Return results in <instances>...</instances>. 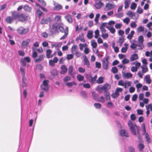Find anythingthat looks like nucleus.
Masks as SVG:
<instances>
[{
	"label": "nucleus",
	"mask_w": 152,
	"mask_h": 152,
	"mask_svg": "<svg viewBox=\"0 0 152 152\" xmlns=\"http://www.w3.org/2000/svg\"><path fill=\"white\" fill-rule=\"evenodd\" d=\"M128 125L132 133L134 135L137 134L136 131V129L138 134L137 137L139 139H140L141 138V136L140 132V127L137 126L135 124H133L132 121H129Z\"/></svg>",
	"instance_id": "nucleus-1"
},
{
	"label": "nucleus",
	"mask_w": 152,
	"mask_h": 152,
	"mask_svg": "<svg viewBox=\"0 0 152 152\" xmlns=\"http://www.w3.org/2000/svg\"><path fill=\"white\" fill-rule=\"evenodd\" d=\"M15 13L17 14L16 19H18L19 21L23 22L27 20L28 16L25 14L21 13L19 14L17 11H15Z\"/></svg>",
	"instance_id": "nucleus-2"
},
{
	"label": "nucleus",
	"mask_w": 152,
	"mask_h": 152,
	"mask_svg": "<svg viewBox=\"0 0 152 152\" xmlns=\"http://www.w3.org/2000/svg\"><path fill=\"white\" fill-rule=\"evenodd\" d=\"M17 14L15 13V11L11 12L12 17L9 16L7 17L5 19L6 22L7 23L11 24L12 23L13 20H16Z\"/></svg>",
	"instance_id": "nucleus-3"
},
{
	"label": "nucleus",
	"mask_w": 152,
	"mask_h": 152,
	"mask_svg": "<svg viewBox=\"0 0 152 152\" xmlns=\"http://www.w3.org/2000/svg\"><path fill=\"white\" fill-rule=\"evenodd\" d=\"M18 33L21 35L25 34L27 33L29 31L28 28H25L22 26L19 27L17 30Z\"/></svg>",
	"instance_id": "nucleus-4"
},
{
	"label": "nucleus",
	"mask_w": 152,
	"mask_h": 152,
	"mask_svg": "<svg viewBox=\"0 0 152 152\" xmlns=\"http://www.w3.org/2000/svg\"><path fill=\"white\" fill-rule=\"evenodd\" d=\"M109 58V57L107 56L103 59L102 61V67L105 70L108 69L109 66V62L108 60Z\"/></svg>",
	"instance_id": "nucleus-5"
},
{
	"label": "nucleus",
	"mask_w": 152,
	"mask_h": 152,
	"mask_svg": "<svg viewBox=\"0 0 152 152\" xmlns=\"http://www.w3.org/2000/svg\"><path fill=\"white\" fill-rule=\"evenodd\" d=\"M110 88V86L108 84L106 83L104 86L101 87H98V90L100 93L102 92V91H104V92H108L107 91Z\"/></svg>",
	"instance_id": "nucleus-6"
},
{
	"label": "nucleus",
	"mask_w": 152,
	"mask_h": 152,
	"mask_svg": "<svg viewBox=\"0 0 152 152\" xmlns=\"http://www.w3.org/2000/svg\"><path fill=\"white\" fill-rule=\"evenodd\" d=\"M59 26L57 23H55L52 25V27L51 28L50 31L53 34L58 32Z\"/></svg>",
	"instance_id": "nucleus-7"
},
{
	"label": "nucleus",
	"mask_w": 152,
	"mask_h": 152,
	"mask_svg": "<svg viewBox=\"0 0 152 152\" xmlns=\"http://www.w3.org/2000/svg\"><path fill=\"white\" fill-rule=\"evenodd\" d=\"M30 41V39H27L22 41L21 44L22 48H25L28 47Z\"/></svg>",
	"instance_id": "nucleus-8"
},
{
	"label": "nucleus",
	"mask_w": 152,
	"mask_h": 152,
	"mask_svg": "<svg viewBox=\"0 0 152 152\" xmlns=\"http://www.w3.org/2000/svg\"><path fill=\"white\" fill-rule=\"evenodd\" d=\"M45 57V56L44 54H41L38 56L37 58L34 59V61L36 63H39L42 61Z\"/></svg>",
	"instance_id": "nucleus-9"
},
{
	"label": "nucleus",
	"mask_w": 152,
	"mask_h": 152,
	"mask_svg": "<svg viewBox=\"0 0 152 152\" xmlns=\"http://www.w3.org/2000/svg\"><path fill=\"white\" fill-rule=\"evenodd\" d=\"M61 69L60 73L61 74H65L67 71V68L64 65H63L61 66Z\"/></svg>",
	"instance_id": "nucleus-10"
},
{
	"label": "nucleus",
	"mask_w": 152,
	"mask_h": 152,
	"mask_svg": "<svg viewBox=\"0 0 152 152\" xmlns=\"http://www.w3.org/2000/svg\"><path fill=\"white\" fill-rule=\"evenodd\" d=\"M50 18H43L41 21L40 23L41 24H47L50 21Z\"/></svg>",
	"instance_id": "nucleus-11"
},
{
	"label": "nucleus",
	"mask_w": 152,
	"mask_h": 152,
	"mask_svg": "<svg viewBox=\"0 0 152 152\" xmlns=\"http://www.w3.org/2000/svg\"><path fill=\"white\" fill-rule=\"evenodd\" d=\"M103 5V3L100 1L96 2L94 4V6L97 9H99Z\"/></svg>",
	"instance_id": "nucleus-12"
},
{
	"label": "nucleus",
	"mask_w": 152,
	"mask_h": 152,
	"mask_svg": "<svg viewBox=\"0 0 152 152\" xmlns=\"http://www.w3.org/2000/svg\"><path fill=\"white\" fill-rule=\"evenodd\" d=\"M114 5L109 3L106 4L105 6V9L106 10H109L112 9L113 8Z\"/></svg>",
	"instance_id": "nucleus-13"
},
{
	"label": "nucleus",
	"mask_w": 152,
	"mask_h": 152,
	"mask_svg": "<svg viewBox=\"0 0 152 152\" xmlns=\"http://www.w3.org/2000/svg\"><path fill=\"white\" fill-rule=\"evenodd\" d=\"M54 10L59 11L60 10L62 9L63 7L62 6L59 4H56L55 3L54 4Z\"/></svg>",
	"instance_id": "nucleus-14"
},
{
	"label": "nucleus",
	"mask_w": 152,
	"mask_h": 152,
	"mask_svg": "<svg viewBox=\"0 0 152 152\" xmlns=\"http://www.w3.org/2000/svg\"><path fill=\"white\" fill-rule=\"evenodd\" d=\"M127 14L132 19H134L135 18V13L134 12H133L131 11H129L127 12Z\"/></svg>",
	"instance_id": "nucleus-15"
},
{
	"label": "nucleus",
	"mask_w": 152,
	"mask_h": 152,
	"mask_svg": "<svg viewBox=\"0 0 152 152\" xmlns=\"http://www.w3.org/2000/svg\"><path fill=\"white\" fill-rule=\"evenodd\" d=\"M138 58L137 55V54H134L131 56L130 60L131 61H132L138 59Z\"/></svg>",
	"instance_id": "nucleus-16"
},
{
	"label": "nucleus",
	"mask_w": 152,
	"mask_h": 152,
	"mask_svg": "<svg viewBox=\"0 0 152 152\" xmlns=\"http://www.w3.org/2000/svg\"><path fill=\"white\" fill-rule=\"evenodd\" d=\"M65 18L67 22L69 23H72L73 22L72 19L69 15H68L65 16Z\"/></svg>",
	"instance_id": "nucleus-17"
},
{
	"label": "nucleus",
	"mask_w": 152,
	"mask_h": 152,
	"mask_svg": "<svg viewBox=\"0 0 152 152\" xmlns=\"http://www.w3.org/2000/svg\"><path fill=\"white\" fill-rule=\"evenodd\" d=\"M97 78V75H96L93 77H92V75H91V79L89 80L92 84H95L96 82Z\"/></svg>",
	"instance_id": "nucleus-18"
},
{
	"label": "nucleus",
	"mask_w": 152,
	"mask_h": 152,
	"mask_svg": "<svg viewBox=\"0 0 152 152\" xmlns=\"http://www.w3.org/2000/svg\"><path fill=\"white\" fill-rule=\"evenodd\" d=\"M58 29H59L60 31L62 33H65L66 31H67V33H68V27H66L65 29H64L62 26H59Z\"/></svg>",
	"instance_id": "nucleus-19"
},
{
	"label": "nucleus",
	"mask_w": 152,
	"mask_h": 152,
	"mask_svg": "<svg viewBox=\"0 0 152 152\" xmlns=\"http://www.w3.org/2000/svg\"><path fill=\"white\" fill-rule=\"evenodd\" d=\"M120 134L121 136L128 137V133L126 132L125 130L124 129L121 130L120 131Z\"/></svg>",
	"instance_id": "nucleus-20"
},
{
	"label": "nucleus",
	"mask_w": 152,
	"mask_h": 152,
	"mask_svg": "<svg viewBox=\"0 0 152 152\" xmlns=\"http://www.w3.org/2000/svg\"><path fill=\"white\" fill-rule=\"evenodd\" d=\"M142 69V73H145L148 71V69L147 66L146 65H142L141 67Z\"/></svg>",
	"instance_id": "nucleus-21"
},
{
	"label": "nucleus",
	"mask_w": 152,
	"mask_h": 152,
	"mask_svg": "<svg viewBox=\"0 0 152 152\" xmlns=\"http://www.w3.org/2000/svg\"><path fill=\"white\" fill-rule=\"evenodd\" d=\"M52 52V51L50 49H48L46 50V55L47 58H52L53 57V55L50 56V54Z\"/></svg>",
	"instance_id": "nucleus-22"
},
{
	"label": "nucleus",
	"mask_w": 152,
	"mask_h": 152,
	"mask_svg": "<svg viewBox=\"0 0 152 152\" xmlns=\"http://www.w3.org/2000/svg\"><path fill=\"white\" fill-rule=\"evenodd\" d=\"M84 65H86L87 67L88 68H89L90 67V63L88 60V58L86 57L84 59Z\"/></svg>",
	"instance_id": "nucleus-23"
},
{
	"label": "nucleus",
	"mask_w": 152,
	"mask_h": 152,
	"mask_svg": "<svg viewBox=\"0 0 152 152\" xmlns=\"http://www.w3.org/2000/svg\"><path fill=\"white\" fill-rule=\"evenodd\" d=\"M73 67L72 66H69L68 68V74L71 76H72L73 75L72 72L73 71Z\"/></svg>",
	"instance_id": "nucleus-24"
},
{
	"label": "nucleus",
	"mask_w": 152,
	"mask_h": 152,
	"mask_svg": "<svg viewBox=\"0 0 152 152\" xmlns=\"http://www.w3.org/2000/svg\"><path fill=\"white\" fill-rule=\"evenodd\" d=\"M66 85L68 87H71L74 85L76 86L77 84L75 81H72L70 82L67 83L66 84Z\"/></svg>",
	"instance_id": "nucleus-25"
},
{
	"label": "nucleus",
	"mask_w": 152,
	"mask_h": 152,
	"mask_svg": "<svg viewBox=\"0 0 152 152\" xmlns=\"http://www.w3.org/2000/svg\"><path fill=\"white\" fill-rule=\"evenodd\" d=\"M134 31H132L130 34L127 36V38L131 40L132 39L133 35L134 34Z\"/></svg>",
	"instance_id": "nucleus-26"
},
{
	"label": "nucleus",
	"mask_w": 152,
	"mask_h": 152,
	"mask_svg": "<svg viewBox=\"0 0 152 152\" xmlns=\"http://www.w3.org/2000/svg\"><path fill=\"white\" fill-rule=\"evenodd\" d=\"M124 45L125 46V47H123L121 49V52L123 53L126 52L127 50L128 47V44H125Z\"/></svg>",
	"instance_id": "nucleus-27"
},
{
	"label": "nucleus",
	"mask_w": 152,
	"mask_h": 152,
	"mask_svg": "<svg viewBox=\"0 0 152 152\" xmlns=\"http://www.w3.org/2000/svg\"><path fill=\"white\" fill-rule=\"evenodd\" d=\"M103 82V78L102 77H99L98 79L96 81V83L98 84H101Z\"/></svg>",
	"instance_id": "nucleus-28"
},
{
	"label": "nucleus",
	"mask_w": 152,
	"mask_h": 152,
	"mask_svg": "<svg viewBox=\"0 0 152 152\" xmlns=\"http://www.w3.org/2000/svg\"><path fill=\"white\" fill-rule=\"evenodd\" d=\"M93 31H88L87 34V37L89 39H91L93 37Z\"/></svg>",
	"instance_id": "nucleus-29"
},
{
	"label": "nucleus",
	"mask_w": 152,
	"mask_h": 152,
	"mask_svg": "<svg viewBox=\"0 0 152 152\" xmlns=\"http://www.w3.org/2000/svg\"><path fill=\"white\" fill-rule=\"evenodd\" d=\"M104 95L106 100H110V94L108 92H104Z\"/></svg>",
	"instance_id": "nucleus-30"
},
{
	"label": "nucleus",
	"mask_w": 152,
	"mask_h": 152,
	"mask_svg": "<svg viewBox=\"0 0 152 152\" xmlns=\"http://www.w3.org/2000/svg\"><path fill=\"white\" fill-rule=\"evenodd\" d=\"M124 77L127 79L131 78L132 77V75L130 73H126L124 75Z\"/></svg>",
	"instance_id": "nucleus-31"
},
{
	"label": "nucleus",
	"mask_w": 152,
	"mask_h": 152,
	"mask_svg": "<svg viewBox=\"0 0 152 152\" xmlns=\"http://www.w3.org/2000/svg\"><path fill=\"white\" fill-rule=\"evenodd\" d=\"M77 79L79 81H83L84 79V77L80 74L78 75H77Z\"/></svg>",
	"instance_id": "nucleus-32"
},
{
	"label": "nucleus",
	"mask_w": 152,
	"mask_h": 152,
	"mask_svg": "<svg viewBox=\"0 0 152 152\" xmlns=\"http://www.w3.org/2000/svg\"><path fill=\"white\" fill-rule=\"evenodd\" d=\"M119 95V92L116 91H115V93L112 94L111 96L113 98H115L118 97Z\"/></svg>",
	"instance_id": "nucleus-33"
},
{
	"label": "nucleus",
	"mask_w": 152,
	"mask_h": 152,
	"mask_svg": "<svg viewBox=\"0 0 152 152\" xmlns=\"http://www.w3.org/2000/svg\"><path fill=\"white\" fill-rule=\"evenodd\" d=\"M124 42V38L122 37H121L119 38L118 42L119 43V45L120 46H121Z\"/></svg>",
	"instance_id": "nucleus-34"
},
{
	"label": "nucleus",
	"mask_w": 152,
	"mask_h": 152,
	"mask_svg": "<svg viewBox=\"0 0 152 152\" xmlns=\"http://www.w3.org/2000/svg\"><path fill=\"white\" fill-rule=\"evenodd\" d=\"M77 48V46L76 45H73L72 46L71 51L72 53H74L75 52L77 51L76 49Z\"/></svg>",
	"instance_id": "nucleus-35"
},
{
	"label": "nucleus",
	"mask_w": 152,
	"mask_h": 152,
	"mask_svg": "<svg viewBox=\"0 0 152 152\" xmlns=\"http://www.w3.org/2000/svg\"><path fill=\"white\" fill-rule=\"evenodd\" d=\"M144 30V28L143 26H140L137 28V31L138 32H140L143 31Z\"/></svg>",
	"instance_id": "nucleus-36"
},
{
	"label": "nucleus",
	"mask_w": 152,
	"mask_h": 152,
	"mask_svg": "<svg viewBox=\"0 0 152 152\" xmlns=\"http://www.w3.org/2000/svg\"><path fill=\"white\" fill-rule=\"evenodd\" d=\"M92 96L93 97L94 99L98 101L99 98L98 97V95L96 94L94 92H93L92 93Z\"/></svg>",
	"instance_id": "nucleus-37"
},
{
	"label": "nucleus",
	"mask_w": 152,
	"mask_h": 152,
	"mask_svg": "<svg viewBox=\"0 0 152 152\" xmlns=\"http://www.w3.org/2000/svg\"><path fill=\"white\" fill-rule=\"evenodd\" d=\"M145 79L147 83L148 84L151 83V80L150 79V77L149 76L146 75L145 76Z\"/></svg>",
	"instance_id": "nucleus-38"
},
{
	"label": "nucleus",
	"mask_w": 152,
	"mask_h": 152,
	"mask_svg": "<svg viewBox=\"0 0 152 152\" xmlns=\"http://www.w3.org/2000/svg\"><path fill=\"white\" fill-rule=\"evenodd\" d=\"M50 73L53 76H56L58 75L57 71L56 69H53L51 71Z\"/></svg>",
	"instance_id": "nucleus-39"
},
{
	"label": "nucleus",
	"mask_w": 152,
	"mask_h": 152,
	"mask_svg": "<svg viewBox=\"0 0 152 152\" xmlns=\"http://www.w3.org/2000/svg\"><path fill=\"white\" fill-rule=\"evenodd\" d=\"M54 19L56 21H59L61 20V16L60 15H56Z\"/></svg>",
	"instance_id": "nucleus-40"
},
{
	"label": "nucleus",
	"mask_w": 152,
	"mask_h": 152,
	"mask_svg": "<svg viewBox=\"0 0 152 152\" xmlns=\"http://www.w3.org/2000/svg\"><path fill=\"white\" fill-rule=\"evenodd\" d=\"M37 11L38 18H40L41 16L43 14V13L39 9H37Z\"/></svg>",
	"instance_id": "nucleus-41"
},
{
	"label": "nucleus",
	"mask_w": 152,
	"mask_h": 152,
	"mask_svg": "<svg viewBox=\"0 0 152 152\" xmlns=\"http://www.w3.org/2000/svg\"><path fill=\"white\" fill-rule=\"evenodd\" d=\"M144 147V146L143 144L140 143L138 145V148L140 151L142 150Z\"/></svg>",
	"instance_id": "nucleus-42"
},
{
	"label": "nucleus",
	"mask_w": 152,
	"mask_h": 152,
	"mask_svg": "<svg viewBox=\"0 0 152 152\" xmlns=\"http://www.w3.org/2000/svg\"><path fill=\"white\" fill-rule=\"evenodd\" d=\"M138 41L139 42H141V43H143L144 38L141 35L139 36L138 38Z\"/></svg>",
	"instance_id": "nucleus-43"
},
{
	"label": "nucleus",
	"mask_w": 152,
	"mask_h": 152,
	"mask_svg": "<svg viewBox=\"0 0 152 152\" xmlns=\"http://www.w3.org/2000/svg\"><path fill=\"white\" fill-rule=\"evenodd\" d=\"M49 81L48 80H45L43 81V82L42 85V86H48V83Z\"/></svg>",
	"instance_id": "nucleus-44"
},
{
	"label": "nucleus",
	"mask_w": 152,
	"mask_h": 152,
	"mask_svg": "<svg viewBox=\"0 0 152 152\" xmlns=\"http://www.w3.org/2000/svg\"><path fill=\"white\" fill-rule=\"evenodd\" d=\"M107 28L109 30L110 32L112 34H114L115 33V29L113 27L110 28L108 27H107Z\"/></svg>",
	"instance_id": "nucleus-45"
},
{
	"label": "nucleus",
	"mask_w": 152,
	"mask_h": 152,
	"mask_svg": "<svg viewBox=\"0 0 152 152\" xmlns=\"http://www.w3.org/2000/svg\"><path fill=\"white\" fill-rule=\"evenodd\" d=\"M41 87L42 89L45 91H47L48 90L49 88L48 86H42V85H41Z\"/></svg>",
	"instance_id": "nucleus-46"
},
{
	"label": "nucleus",
	"mask_w": 152,
	"mask_h": 152,
	"mask_svg": "<svg viewBox=\"0 0 152 152\" xmlns=\"http://www.w3.org/2000/svg\"><path fill=\"white\" fill-rule=\"evenodd\" d=\"M95 35L94 36L95 38H98V37L99 35V31L98 29H97L95 31Z\"/></svg>",
	"instance_id": "nucleus-47"
},
{
	"label": "nucleus",
	"mask_w": 152,
	"mask_h": 152,
	"mask_svg": "<svg viewBox=\"0 0 152 152\" xmlns=\"http://www.w3.org/2000/svg\"><path fill=\"white\" fill-rule=\"evenodd\" d=\"M51 48H53L55 47V48H57L61 47V45L59 43H56L54 44H52L51 45Z\"/></svg>",
	"instance_id": "nucleus-48"
},
{
	"label": "nucleus",
	"mask_w": 152,
	"mask_h": 152,
	"mask_svg": "<svg viewBox=\"0 0 152 152\" xmlns=\"http://www.w3.org/2000/svg\"><path fill=\"white\" fill-rule=\"evenodd\" d=\"M107 105L108 108H113L114 106L113 104L111 102H108L107 104Z\"/></svg>",
	"instance_id": "nucleus-49"
},
{
	"label": "nucleus",
	"mask_w": 152,
	"mask_h": 152,
	"mask_svg": "<svg viewBox=\"0 0 152 152\" xmlns=\"http://www.w3.org/2000/svg\"><path fill=\"white\" fill-rule=\"evenodd\" d=\"M71 77L69 76L65 77L63 79L64 81L65 82L70 81L71 80Z\"/></svg>",
	"instance_id": "nucleus-50"
},
{
	"label": "nucleus",
	"mask_w": 152,
	"mask_h": 152,
	"mask_svg": "<svg viewBox=\"0 0 152 152\" xmlns=\"http://www.w3.org/2000/svg\"><path fill=\"white\" fill-rule=\"evenodd\" d=\"M91 45L93 48H96L97 46V43L94 40V42H91Z\"/></svg>",
	"instance_id": "nucleus-51"
},
{
	"label": "nucleus",
	"mask_w": 152,
	"mask_h": 152,
	"mask_svg": "<svg viewBox=\"0 0 152 152\" xmlns=\"http://www.w3.org/2000/svg\"><path fill=\"white\" fill-rule=\"evenodd\" d=\"M137 4L134 3H133L131 5L130 8L132 10H135Z\"/></svg>",
	"instance_id": "nucleus-52"
},
{
	"label": "nucleus",
	"mask_w": 152,
	"mask_h": 152,
	"mask_svg": "<svg viewBox=\"0 0 152 152\" xmlns=\"http://www.w3.org/2000/svg\"><path fill=\"white\" fill-rule=\"evenodd\" d=\"M111 71L113 73L115 74L117 72L118 70L116 67H114L112 68Z\"/></svg>",
	"instance_id": "nucleus-53"
},
{
	"label": "nucleus",
	"mask_w": 152,
	"mask_h": 152,
	"mask_svg": "<svg viewBox=\"0 0 152 152\" xmlns=\"http://www.w3.org/2000/svg\"><path fill=\"white\" fill-rule=\"evenodd\" d=\"M129 1H125V9L129 7Z\"/></svg>",
	"instance_id": "nucleus-54"
},
{
	"label": "nucleus",
	"mask_w": 152,
	"mask_h": 152,
	"mask_svg": "<svg viewBox=\"0 0 152 152\" xmlns=\"http://www.w3.org/2000/svg\"><path fill=\"white\" fill-rule=\"evenodd\" d=\"M73 57V54H68L67 55L66 57V58L68 60H70L72 59Z\"/></svg>",
	"instance_id": "nucleus-55"
},
{
	"label": "nucleus",
	"mask_w": 152,
	"mask_h": 152,
	"mask_svg": "<svg viewBox=\"0 0 152 152\" xmlns=\"http://www.w3.org/2000/svg\"><path fill=\"white\" fill-rule=\"evenodd\" d=\"M100 14L99 13L96 14L95 18L94 19V20L96 22V23H97L98 22V19L100 16Z\"/></svg>",
	"instance_id": "nucleus-56"
},
{
	"label": "nucleus",
	"mask_w": 152,
	"mask_h": 152,
	"mask_svg": "<svg viewBox=\"0 0 152 152\" xmlns=\"http://www.w3.org/2000/svg\"><path fill=\"white\" fill-rule=\"evenodd\" d=\"M94 105L96 108L100 109L101 107V104L100 103H95Z\"/></svg>",
	"instance_id": "nucleus-57"
},
{
	"label": "nucleus",
	"mask_w": 152,
	"mask_h": 152,
	"mask_svg": "<svg viewBox=\"0 0 152 152\" xmlns=\"http://www.w3.org/2000/svg\"><path fill=\"white\" fill-rule=\"evenodd\" d=\"M102 36L104 39H106L108 37V34L107 33H105L102 34Z\"/></svg>",
	"instance_id": "nucleus-58"
},
{
	"label": "nucleus",
	"mask_w": 152,
	"mask_h": 152,
	"mask_svg": "<svg viewBox=\"0 0 152 152\" xmlns=\"http://www.w3.org/2000/svg\"><path fill=\"white\" fill-rule=\"evenodd\" d=\"M122 62L123 64H126L129 62V60L128 59L124 58L122 61Z\"/></svg>",
	"instance_id": "nucleus-59"
},
{
	"label": "nucleus",
	"mask_w": 152,
	"mask_h": 152,
	"mask_svg": "<svg viewBox=\"0 0 152 152\" xmlns=\"http://www.w3.org/2000/svg\"><path fill=\"white\" fill-rule=\"evenodd\" d=\"M37 52L36 51L33 52L32 55V57L35 59V58L37 57Z\"/></svg>",
	"instance_id": "nucleus-60"
},
{
	"label": "nucleus",
	"mask_w": 152,
	"mask_h": 152,
	"mask_svg": "<svg viewBox=\"0 0 152 152\" xmlns=\"http://www.w3.org/2000/svg\"><path fill=\"white\" fill-rule=\"evenodd\" d=\"M128 152H135V151L133 148L130 147L128 148Z\"/></svg>",
	"instance_id": "nucleus-61"
},
{
	"label": "nucleus",
	"mask_w": 152,
	"mask_h": 152,
	"mask_svg": "<svg viewBox=\"0 0 152 152\" xmlns=\"http://www.w3.org/2000/svg\"><path fill=\"white\" fill-rule=\"evenodd\" d=\"M137 25L135 22H133L131 23L130 26L132 28H135L137 27Z\"/></svg>",
	"instance_id": "nucleus-62"
},
{
	"label": "nucleus",
	"mask_w": 152,
	"mask_h": 152,
	"mask_svg": "<svg viewBox=\"0 0 152 152\" xmlns=\"http://www.w3.org/2000/svg\"><path fill=\"white\" fill-rule=\"evenodd\" d=\"M96 67L98 68H100L101 67V64L100 62H96L95 63Z\"/></svg>",
	"instance_id": "nucleus-63"
},
{
	"label": "nucleus",
	"mask_w": 152,
	"mask_h": 152,
	"mask_svg": "<svg viewBox=\"0 0 152 152\" xmlns=\"http://www.w3.org/2000/svg\"><path fill=\"white\" fill-rule=\"evenodd\" d=\"M18 53L20 56H24L25 54L24 52L21 50L18 51Z\"/></svg>",
	"instance_id": "nucleus-64"
}]
</instances>
